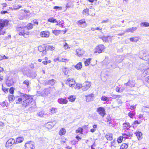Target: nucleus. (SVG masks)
<instances>
[{"mask_svg":"<svg viewBox=\"0 0 149 149\" xmlns=\"http://www.w3.org/2000/svg\"><path fill=\"white\" fill-rule=\"evenodd\" d=\"M56 22L57 23V24H56V25H58L60 26H63V22L62 20L57 21V22Z\"/></svg>","mask_w":149,"mask_h":149,"instance_id":"obj_40","label":"nucleus"},{"mask_svg":"<svg viewBox=\"0 0 149 149\" xmlns=\"http://www.w3.org/2000/svg\"><path fill=\"white\" fill-rule=\"evenodd\" d=\"M145 80L146 82L148 83H149V75L147 77H145Z\"/></svg>","mask_w":149,"mask_h":149,"instance_id":"obj_64","label":"nucleus"},{"mask_svg":"<svg viewBox=\"0 0 149 149\" xmlns=\"http://www.w3.org/2000/svg\"><path fill=\"white\" fill-rule=\"evenodd\" d=\"M101 100L103 101H108L109 100V97L105 96H102L101 97Z\"/></svg>","mask_w":149,"mask_h":149,"instance_id":"obj_39","label":"nucleus"},{"mask_svg":"<svg viewBox=\"0 0 149 149\" xmlns=\"http://www.w3.org/2000/svg\"><path fill=\"white\" fill-rule=\"evenodd\" d=\"M76 54L79 56H81L84 52L83 50L81 49H76Z\"/></svg>","mask_w":149,"mask_h":149,"instance_id":"obj_16","label":"nucleus"},{"mask_svg":"<svg viewBox=\"0 0 149 149\" xmlns=\"http://www.w3.org/2000/svg\"><path fill=\"white\" fill-rule=\"evenodd\" d=\"M8 58L4 55L3 56H0V60H2L3 59H6Z\"/></svg>","mask_w":149,"mask_h":149,"instance_id":"obj_62","label":"nucleus"},{"mask_svg":"<svg viewBox=\"0 0 149 149\" xmlns=\"http://www.w3.org/2000/svg\"><path fill=\"white\" fill-rule=\"evenodd\" d=\"M45 49V47H42L41 46H39L38 47V49L39 51L40 52H42Z\"/></svg>","mask_w":149,"mask_h":149,"instance_id":"obj_53","label":"nucleus"},{"mask_svg":"<svg viewBox=\"0 0 149 149\" xmlns=\"http://www.w3.org/2000/svg\"><path fill=\"white\" fill-rule=\"evenodd\" d=\"M81 87L82 88V84H77L75 86L74 88L75 89H79Z\"/></svg>","mask_w":149,"mask_h":149,"instance_id":"obj_42","label":"nucleus"},{"mask_svg":"<svg viewBox=\"0 0 149 149\" xmlns=\"http://www.w3.org/2000/svg\"><path fill=\"white\" fill-rule=\"evenodd\" d=\"M105 137L107 140L111 141L113 139V134L110 133H107L105 135Z\"/></svg>","mask_w":149,"mask_h":149,"instance_id":"obj_21","label":"nucleus"},{"mask_svg":"<svg viewBox=\"0 0 149 149\" xmlns=\"http://www.w3.org/2000/svg\"><path fill=\"white\" fill-rule=\"evenodd\" d=\"M89 10L88 9L86 8L83 10V13L85 15H89Z\"/></svg>","mask_w":149,"mask_h":149,"instance_id":"obj_34","label":"nucleus"},{"mask_svg":"<svg viewBox=\"0 0 149 149\" xmlns=\"http://www.w3.org/2000/svg\"><path fill=\"white\" fill-rule=\"evenodd\" d=\"M130 40L132 42H136L138 41V39L136 37H134V38H130Z\"/></svg>","mask_w":149,"mask_h":149,"instance_id":"obj_46","label":"nucleus"},{"mask_svg":"<svg viewBox=\"0 0 149 149\" xmlns=\"http://www.w3.org/2000/svg\"><path fill=\"white\" fill-rule=\"evenodd\" d=\"M108 68H114L117 67V65L115 62L110 63L107 65Z\"/></svg>","mask_w":149,"mask_h":149,"instance_id":"obj_24","label":"nucleus"},{"mask_svg":"<svg viewBox=\"0 0 149 149\" xmlns=\"http://www.w3.org/2000/svg\"><path fill=\"white\" fill-rule=\"evenodd\" d=\"M73 5L71 2H69L67 3L66 5V9L68 8H69L73 7Z\"/></svg>","mask_w":149,"mask_h":149,"instance_id":"obj_47","label":"nucleus"},{"mask_svg":"<svg viewBox=\"0 0 149 149\" xmlns=\"http://www.w3.org/2000/svg\"><path fill=\"white\" fill-rule=\"evenodd\" d=\"M54 9H57L58 10H61L62 8L61 7H59L58 6H55L54 7Z\"/></svg>","mask_w":149,"mask_h":149,"instance_id":"obj_54","label":"nucleus"},{"mask_svg":"<svg viewBox=\"0 0 149 149\" xmlns=\"http://www.w3.org/2000/svg\"><path fill=\"white\" fill-rule=\"evenodd\" d=\"M75 67L78 70H81L82 68V64L81 62H79L75 66Z\"/></svg>","mask_w":149,"mask_h":149,"instance_id":"obj_29","label":"nucleus"},{"mask_svg":"<svg viewBox=\"0 0 149 149\" xmlns=\"http://www.w3.org/2000/svg\"><path fill=\"white\" fill-rule=\"evenodd\" d=\"M116 143V140L115 139H114L111 142V146L116 147L115 146Z\"/></svg>","mask_w":149,"mask_h":149,"instance_id":"obj_57","label":"nucleus"},{"mask_svg":"<svg viewBox=\"0 0 149 149\" xmlns=\"http://www.w3.org/2000/svg\"><path fill=\"white\" fill-rule=\"evenodd\" d=\"M49 32L47 31H42L40 33V36L43 37H48L49 36Z\"/></svg>","mask_w":149,"mask_h":149,"instance_id":"obj_17","label":"nucleus"},{"mask_svg":"<svg viewBox=\"0 0 149 149\" xmlns=\"http://www.w3.org/2000/svg\"><path fill=\"white\" fill-rule=\"evenodd\" d=\"M112 36H107V40H108V42L109 41H111L112 40V38H113Z\"/></svg>","mask_w":149,"mask_h":149,"instance_id":"obj_58","label":"nucleus"},{"mask_svg":"<svg viewBox=\"0 0 149 149\" xmlns=\"http://www.w3.org/2000/svg\"><path fill=\"white\" fill-rule=\"evenodd\" d=\"M123 130H128L130 127H131L130 124L128 122H125L123 124Z\"/></svg>","mask_w":149,"mask_h":149,"instance_id":"obj_19","label":"nucleus"},{"mask_svg":"<svg viewBox=\"0 0 149 149\" xmlns=\"http://www.w3.org/2000/svg\"><path fill=\"white\" fill-rule=\"evenodd\" d=\"M27 77L32 78H34L36 77L37 74L36 72H29L26 74Z\"/></svg>","mask_w":149,"mask_h":149,"instance_id":"obj_18","label":"nucleus"},{"mask_svg":"<svg viewBox=\"0 0 149 149\" xmlns=\"http://www.w3.org/2000/svg\"><path fill=\"white\" fill-rule=\"evenodd\" d=\"M24 140V138L23 137H19L17 138L15 142V144L22 142Z\"/></svg>","mask_w":149,"mask_h":149,"instance_id":"obj_27","label":"nucleus"},{"mask_svg":"<svg viewBox=\"0 0 149 149\" xmlns=\"http://www.w3.org/2000/svg\"><path fill=\"white\" fill-rule=\"evenodd\" d=\"M26 16L25 15H23V16H21V15H19V18L20 19H23L25 18Z\"/></svg>","mask_w":149,"mask_h":149,"instance_id":"obj_59","label":"nucleus"},{"mask_svg":"<svg viewBox=\"0 0 149 149\" xmlns=\"http://www.w3.org/2000/svg\"><path fill=\"white\" fill-rule=\"evenodd\" d=\"M52 32L55 35H58L59 33V31L58 30H52Z\"/></svg>","mask_w":149,"mask_h":149,"instance_id":"obj_51","label":"nucleus"},{"mask_svg":"<svg viewBox=\"0 0 149 149\" xmlns=\"http://www.w3.org/2000/svg\"><path fill=\"white\" fill-rule=\"evenodd\" d=\"M91 85V82L86 81L82 84V90L84 91H87L90 87Z\"/></svg>","mask_w":149,"mask_h":149,"instance_id":"obj_8","label":"nucleus"},{"mask_svg":"<svg viewBox=\"0 0 149 149\" xmlns=\"http://www.w3.org/2000/svg\"><path fill=\"white\" fill-rule=\"evenodd\" d=\"M91 59V58H90L87 59L84 62V64L85 66H87L89 65L90 63V61Z\"/></svg>","mask_w":149,"mask_h":149,"instance_id":"obj_33","label":"nucleus"},{"mask_svg":"<svg viewBox=\"0 0 149 149\" xmlns=\"http://www.w3.org/2000/svg\"><path fill=\"white\" fill-rule=\"evenodd\" d=\"M37 115L39 116L40 117H43L44 115V112L43 111H40L37 113Z\"/></svg>","mask_w":149,"mask_h":149,"instance_id":"obj_41","label":"nucleus"},{"mask_svg":"<svg viewBox=\"0 0 149 149\" xmlns=\"http://www.w3.org/2000/svg\"><path fill=\"white\" fill-rule=\"evenodd\" d=\"M123 137L122 136H120L118 137L117 140V141L118 143H121L123 140Z\"/></svg>","mask_w":149,"mask_h":149,"instance_id":"obj_49","label":"nucleus"},{"mask_svg":"<svg viewBox=\"0 0 149 149\" xmlns=\"http://www.w3.org/2000/svg\"><path fill=\"white\" fill-rule=\"evenodd\" d=\"M83 130V129L81 127H79L77 130H76V132L77 133H79L81 134H82Z\"/></svg>","mask_w":149,"mask_h":149,"instance_id":"obj_43","label":"nucleus"},{"mask_svg":"<svg viewBox=\"0 0 149 149\" xmlns=\"http://www.w3.org/2000/svg\"><path fill=\"white\" fill-rule=\"evenodd\" d=\"M139 68L142 71L144 70L143 72V74H149V68H147L144 64H141L139 66Z\"/></svg>","mask_w":149,"mask_h":149,"instance_id":"obj_5","label":"nucleus"},{"mask_svg":"<svg viewBox=\"0 0 149 149\" xmlns=\"http://www.w3.org/2000/svg\"><path fill=\"white\" fill-rule=\"evenodd\" d=\"M17 6L18 7H16V6H15L14 8H13V10H17L22 7L21 5H18Z\"/></svg>","mask_w":149,"mask_h":149,"instance_id":"obj_55","label":"nucleus"},{"mask_svg":"<svg viewBox=\"0 0 149 149\" xmlns=\"http://www.w3.org/2000/svg\"><path fill=\"white\" fill-rule=\"evenodd\" d=\"M48 21L50 22L55 23L57 22V20L53 17H50L48 19Z\"/></svg>","mask_w":149,"mask_h":149,"instance_id":"obj_36","label":"nucleus"},{"mask_svg":"<svg viewBox=\"0 0 149 149\" xmlns=\"http://www.w3.org/2000/svg\"><path fill=\"white\" fill-rule=\"evenodd\" d=\"M19 96L17 97V100H16V103L19 104L23 100L22 105L25 107L30 105L34 103V101L33 99V96L28 95L26 94H24L19 92Z\"/></svg>","mask_w":149,"mask_h":149,"instance_id":"obj_1","label":"nucleus"},{"mask_svg":"<svg viewBox=\"0 0 149 149\" xmlns=\"http://www.w3.org/2000/svg\"><path fill=\"white\" fill-rule=\"evenodd\" d=\"M105 48V47L103 45H100L97 46L95 49L94 53H101L103 52Z\"/></svg>","mask_w":149,"mask_h":149,"instance_id":"obj_6","label":"nucleus"},{"mask_svg":"<svg viewBox=\"0 0 149 149\" xmlns=\"http://www.w3.org/2000/svg\"><path fill=\"white\" fill-rule=\"evenodd\" d=\"M86 101L89 102L93 100L94 95L92 93L88 96H86Z\"/></svg>","mask_w":149,"mask_h":149,"instance_id":"obj_20","label":"nucleus"},{"mask_svg":"<svg viewBox=\"0 0 149 149\" xmlns=\"http://www.w3.org/2000/svg\"><path fill=\"white\" fill-rule=\"evenodd\" d=\"M140 26H141L148 27L149 26V23L147 22H141L140 23Z\"/></svg>","mask_w":149,"mask_h":149,"instance_id":"obj_31","label":"nucleus"},{"mask_svg":"<svg viewBox=\"0 0 149 149\" xmlns=\"http://www.w3.org/2000/svg\"><path fill=\"white\" fill-rule=\"evenodd\" d=\"M134 134L137 136L138 140L141 139H142V134L141 132L138 131L136 132Z\"/></svg>","mask_w":149,"mask_h":149,"instance_id":"obj_25","label":"nucleus"},{"mask_svg":"<svg viewBox=\"0 0 149 149\" xmlns=\"http://www.w3.org/2000/svg\"><path fill=\"white\" fill-rule=\"evenodd\" d=\"M75 83V81L73 79L68 78L66 81V84L70 87H73Z\"/></svg>","mask_w":149,"mask_h":149,"instance_id":"obj_10","label":"nucleus"},{"mask_svg":"<svg viewBox=\"0 0 149 149\" xmlns=\"http://www.w3.org/2000/svg\"><path fill=\"white\" fill-rule=\"evenodd\" d=\"M141 123V122L139 121L138 120H135L134 121L133 123L132 124V125H134L136 124H139Z\"/></svg>","mask_w":149,"mask_h":149,"instance_id":"obj_61","label":"nucleus"},{"mask_svg":"<svg viewBox=\"0 0 149 149\" xmlns=\"http://www.w3.org/2000/svg\"><path fill=\"white\" fill-rule=\"evenodd\" d=\"M66 130L64 128H61L59 131V134L60 135L62 136L64 135L66 133Z\"/></svg>","mask_w":149,"mask_h":149,"instance_id":"obj_30","label":"nucleus"},{"mask_svg":"<svg viewBox=\"0 0 149 149\" xmlns=\"http://www.w3.org/2000/svg\"><path fill=\"white\" fill-rule=\"evenodd\" d=\"M9 22L6 19H0V35H4L6 32V28Z\"/></svg>","mask_w":149,"mask_h":149,"instance_id":"obj_3","label":"nucleus"},{"mask_svg":"<svg viewBox=\"0 0 149 149\" xmlns=\"http://www.w3.org/2000/svg\"><path fill=\"white\" fill-rule=\"evenodd\" d=\"M48 49L50 50H53L55 49V48L52 46H49Z\"/></svg>","mask_w":149,"mask_h":149,"instance_id":"obj_60","label":"nucleus"},{"mask_svg":"<svg viewBox=\"0 0 149 149\" xmlns=\"http://www.w3.org/2000/svg\"><path fill=\"white\" fill-rule=\"evenodd\" d=\"M55 82V80L54 79H52L51 80H49L48 81L47 83L48 84L51 85L52 86L54 84Z\"/></svg>","mask_w":149,"mask_h":149,"instance_id":"obj_35","label":"nucleus"},{"mask_svg":"<svg viewBox=\"0 0 149 149\" xmlns=\"http://www.w3.org/2000/svg\"><path fill=\"white\" fill-rule=\"evenodd\" d=\"M97 111L98 114L102 117H104L106 114V111L104 108L102 107H99L97 108Z\"/></svg>","mask_w":149,"mask_h":149,"instance_id":"obj_9","label":"nucleus"},{"mask_svg":"<svg viewBox=\"0 0 149 149\" xmlns=\"http://www.w3.org/2000/svg\"><path fill=\"white\" fill-rule=\"evenodd\" d=\"M135 114L134 113L129 112L128 113V115L130 118H132L134 116Z\"/></svg>","mask_w":149,"mask_h":149,"instance_id":"obj_56","label":"nucleus"},{"mask_svg":"<svg viewBox=\"0 0 149 149\" xmlns=\"http://www.w3.org/2000/svg\"><path fill=\"white\" fill-rule=\"evenodd\" d=\"M135 84V81L134 80H129V81L125 84L126 85H128L131 87L134 86Z\"/></svg>","mask_w":149,"mask_h":149,"instance_id":"obj_15","label":"nucleus"},{"mask_svg":"<svg viewBox=\"0 0 149 149\" xmlns=\"http://www.w3.org/2000/svg\"><path fill=\"white\" fill-rule=\"evenodd\" d=\"M137 29L136 27H132L126 29L125 31V32H133Z\"/></svg>","mask_w":149,"mask_h":149,"instance_id":"obj_22","label":"nucleus"},{"mask_svg":"<svg viewBox=\"0 0 149 149\" xmlns=\"http://www.w3.org/2000/svg\"><path fill=\"white\" fill-rule=\"evenodd\" d=\"M76 99V97L73 95H71L69 97L68 99L70 102L74 101Z\"/></svg>","mask_w":149,"mask_h":149,"instance_id":"obj_38","label":"nucleus"},{"mask_svg":"<svg viewBox=\"0 0 149 149\" xmlns=\"http://www.w3.org/2000/svg\"><path fill=\"white\" fill-rule=\"evenodd\" d=\"M79 25L82 27H85L86 26V24L84 19H81L78 22Z\"/></svg>","mask_w":149,"mask_h":149,"instance_id":"obj_14","label":"nucleus"},{"mask_svg":"<svg viewBox=\"0 0 149 149\" xmlns=\"http://www.w3.org/2000/svg\"><path fill=\"white\" fill-rule=\"evenodd\" d=\"M106 119L107 120V122L108 123V122L111 121V117L110 116H108L107 117Z\"/></svg>","mask_w":149,"mask_h":149,"instance_id":"obj_63","label":"nucleus"},{"mask_svg":"<svg viewBox=\"0 0 149 149\" xmlns=\"http://www.w3.org/2000/svg\"><path fill=\"white\" fill-rule=\"evenodd\" d=\"M15 88L13 87H12L9 89V92L10 94L12 95L13 94L14 92Z\"/></svg>","mask_w":149,"mask_h":149,"instance_id":"obj_50","label":"nucleus"},{"mask_svg":"<svg viewBox=\"0 0 149 149\" xmlns=\"http://www.w3.org/2000/svg\"><path fill=\"white\" fill-rule=\"evenodd\" d=\"M140 58L146 61V63L149 64V56L148 52L146 50L141 51L140 52Z\"/></svg>","mask_w":149,"mask_h":149,"instance_id":"obj_4","label":"nucleus"},{"mask_svg":"<svg viewBox=\"0 0 149 149\" xmlns=\"http://www.w3.org/2000/svg\"><path fill=\"white\" fill-rule=\"evenodd\" d=\"M51 112L52 113H56V109L52 107L50 109Z\"/></svg>","mask_w":149,"mask_h":149,"instance_id":"obj_52","label":"nucleus"},{"mask_svg":"<svg viewBox=\"0 0 149 149\" xmlns=\"http://www.w3.org/2000/svg\"><path fill=\"white\" fill-rule=\"evenodd\" d=\"M63 71L64 74L66 75L68 74L69 71L68 68H65L64 69H63Z\"/></svg>","mask_w":149,"mask_h":149,"instance_id":"obj_44","label":"nucleus"},{"mask_svg":"<svg viewBox=\"0 0 149 149\" xmlns=\"http://www.w3.org/2000/svg\"><path fill=\"white\" fill-rule=\"evenodd\" d=\"M15 144V140L14 139H9L6 142V146H11L14 144Z\"/></svg>","mask_w":149,"mask_h":149,"instance_id":"obj_13","label":"nucleus"},{"mask_svg":"<svg viewBox=\"0 0 149 149\" xmlns=\"http://www.w3.org/2000/svg\"><path fill=\"white\" fill-rule=\"evenodd\" d=\"M33 26L32 24L29 23L26 26L17 27V31H19V35H22L24 36L25 35H28L29 34V30L32 29Z\"/></svg>","mask_w":149,"mask_h":149,"instance_id":"obj_2","label":"nucleus"},{"mask_svg":"<svg viewBox=\"0 0 149 149\" xmlns=\"http://www.w3.org/2000/svg\"><path fill=\"white\" fill-rule=\"evenodd\" d=\"M128 146L126 143H123L120 146V149H126L128 148Z\"/></svg>","mask_w":149,"mask_h":149,"instance_id":"obj_37","label":"nucleus"},{"mask_svg":"<svg viewBox=\"0 0 149 149\" xmlns=\"http://www.w3.org/2000/svg\"><path fill=\"white\" fill-rule=\"evenodd\" d=\"M32 105H33L28 109L29 111L30 112H32L35 111V109L36 108V105L35 102L34 103H33L30 106ZM29 106H30V105H29Z\"/></svg>","mask_w":149,"mask_h":149,"instance_id":"obj_23","label":"nucleus"},{"mask_svg":"<svg viewBox=\"0 0 149 149\" xmlns=\"http://www.w3.org/2000/svg\"><path fill=\"white\" fill-rule=\"evenodd\" d=\"M51 88L45 89L41 93V95L43 97L47 95L51 92Z\"/></svg>","mask_w":149,"mask_h":149,"instance_id":"obj_11","label":"nucleus"},{"mask_svg":"<svg viewBox=\"0 0 149 149\" xmlns=\"http://www.w3.org/2000/svg\"><path fill=\"white\" fill-rule=\"evenodd\" d=\"M6 84L9 86H11L13 84V82L12 79H7L6 81Z\"/></svg>","mask_w":149,"mask_h":149,"instance_id":"obj_28","label":"nucleus"},{"mask_svg":"<svg viewBox=\"0 0 149 149\" xmlns=\"http://www.w3.org/2000/svg\"><path fill=\"white\" fill-rule=\"evenodd\" d=\"M8 98L10 102H11L13 101L14 95H9L8 96Z\"/></svg>","mask_w":149,"mask_h":149,"instance_id":"obj_32","label":"nucleus"},{"mask_svg":"<svg viewBox=\"0 0 149 149\" xmlns=\"http://www.w3.org/2000/svg\"><path fill=\"white\" fill-rule=\"evenodd\" d=\"M56 123V122L55 121H54L52 122H48L45 124V126L48 129H50L54 126Z\"/></svg>","mask_w":149,"mask_h":149,"instance_id":"obj_12","label":"nucleus"},{"mask_svg":"<svg viewBox=\"0 0 149 149\" xmlns=\"http://www.w3.org/2000/svg\"><path fill=\"white\" fill-rule=\"evenodd\" d=\"M23 84L25 85L26 86V87L28 88L29 87V81L27 80H26L23 82Z\"/></svg>","mask_w":149,"mask_h":149,"instance_id":"obj_45","label":"nucleus"},{"mask_svg":"<svg viewBox=\"0 0 149 149\" xmlns=\"http://www.w3.org/2000/svg\"><path fill=\"white\" fill-rule=\"evenodd\" d=\"M35 144L33 141H29L26 143L25 145L26 149H33L35 148Z\"/></svg>","mask_w":149,"mask_h":149,"instance_id":"obj_7","label":"nucleus"},{"mask_svg":"<svg viewBox=\"0 0 149 149\" xmlns=\"http://www.w3.org/2000/svg\"><path fill=\"white\" fill-rule=\"evenodd\" d=\"M2 90L5 93H8V88H4L3 85H2Z\"/></svg>","mask_w":149,"mask_h":149,"instance_id":"obj_48","label":"nucleus"},{"mask_svg":"<svg viewBox=\"0 0 149 149\" xmlns=\"http://www.w3.org/2000/svg\"><path fill=\"white\" fill-rule=\"evenodd\" d=\"M58 101L59 103L62 104H66L68 102V101L64 98H60L58 100Z\"/></svg>","mask_w":149,"mask_h":149,"instance_id":"obj_26","label":"nucleus"}]
</instances>
